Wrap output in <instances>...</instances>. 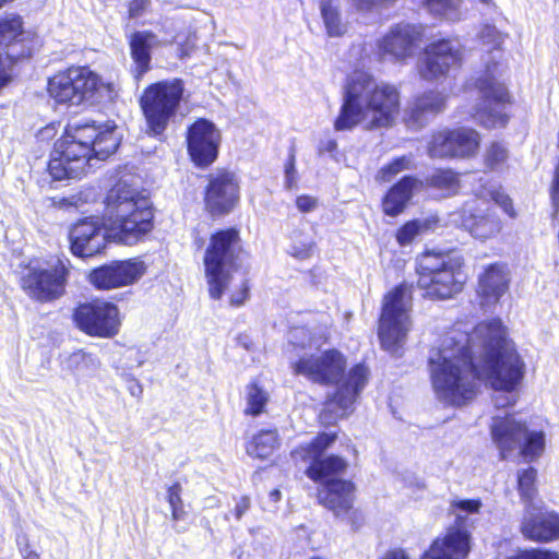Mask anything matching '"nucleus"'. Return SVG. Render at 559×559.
I'll list each match as a JSON object with an SVG mask.
<instances>
[{
  "label": "nucleus",
  "mask_w": 559,
  "mask_h": 559,
  "mask_svg": "<svg viewBox=\"0 0 559 559\" xmlns=\"http://www.w3.org/2000/svg\"><path fill=\"white\" fill-rule=\"evenodd\" d=\"M429 369L433 390L444 403L464 405L483 381L495 391V406L503 408L515 404L525 365L501 320L492 319L477 324L471 334L454 330L444 336L430 354Z\"/></svg>",
  "instance_id": "nucleus-1"
},
{
  "label": "nucleus",
  "mask_w": 559,
  "mask_h": 559,
  "mask_svg": "<svg viewBox=\"0 0 559 559\" xmlns=\"http://www.w3.org/2000/svg\"><path fill=\"white\" fill-rule=\"evenodd\" d=\"M100 227L94 218L76 223L70 231L71 251L92 257L105 248L106 234L117 242L132 246L153 228L150 200L126 182H118L107 193Z\"/></svg>",
  "instance_id": "nucleus-2"
},
{
  "label": "nucleus",
  "mask_w": 559,
  "mask_h": 559,
  "mask_svg": "<svg viewBox=\"0 0 559 559\" xmlns=\"http://www.w3.org/2000/svg\"><path fill=\"white\" fill-rule=\"evenodd\" d=\"M401 93L391 83L366 71H354L346 79L342 104L333 127L335 131L391 127L400 115Z\"/></svg>",
  "instance_id": "nucleus-3"
},
{
  "label": "nucleus",
  "mask_w": 559,
  "mask_h": 559,
  "mask_svg": "<svg viewBox=\"0 0 559 559\" xmlns=\"http://www.w3.org/2000/svg\"><path fill=\"white\" fill-rule=\"evenodd\" d=\"M121 140L112 122H72L56 142L48 171L55 180L83 175L93 156L105 159L119 146Z\"/></svg>",
  "instance_id": "nucleus-4"
},
{
  "label": "nucleus",
  "mask_w": 559,
  "mask_h": 559,
  "mask_svg": "<svg viewBox=\"0 0 559 559\" xmlns=\"http://www.w3.org/2000/svg\"><path fill=\"white\" fill-rule=\"evenodd\" d=\"M295 373L304 376L316 383H337L335 393L328 397L324 411L332 413L331 419L344 417L365 388L368 370L362 365L350 369L347 378L340 382L346 368L344 355L336 349H328L314 354H305L292 364Z\"/></svg>",
  "instance_id": "nucleus-5"
},
{
  "label": "nucleus",
  "mask_w": 559,
  "mask_h": 559,
  "mask_svg": "<svg viewBox=\"0 0 559 559\" xmlns=\"http://www.w3.org/2000/svg\"><path fill=\"white\" fill-rule=\"evenodd\" d=\"M477 39L480 50L492 55V61L486 64L485 73L476 79L475 87L484 105L481 108H476L472 115L486 128L503 127L508 121L504 109L509 102V94L499 80L502 73L499 58L506 35L496 26L484 24L477 34Z\"/></svg>",
  "instance_id": "nucleus-6"
},
{
  "label": "nucleus",
  "mask_w": 559,
  "mask_h": 559,
  "mask_svg": "<svg viewBox=\"0 0 559 559\" xmlns=\"http://www.w3.org/2000/svg\"><path fill=\"white\" fill-rule=\"evenodd\" d=\"M466 275L462 257L451 252H426L418 259V286L426 295L448 299L463 289Z\"/></svg>",
  "instance_id": "nucleus-7"
},
{
  "label": "nucleus",
  "mask_w": 559,
  "mask_h": 559,
  "mask_svg": "<svg viewBox=\"0 0 559 559\" xmlns=\"http://www.w3.org/2000/svg\"><path fill=\"white\" fill-rule=\"evenodd\" d=\"M240 248L236 229H227L212 236L204 254V272L209 294L213 299H221L234 284L235 259Z\"/></svg>",
  "instance_id": "nucleus-8"
},
{
  "label": "nucleus",
  "mask_w": 559,
  "mask_h": 559,
  "mask_svg": "<svg viewBox=\"0 0 559 559\" xmlns=\"http://www.w3.org/2000/svg\"><path fill=\"white\" fill-rule=\"evenodd\" d=\"M490 429L492 441L500 450L502 457H507L509 452L519 449L521 455L531 461L544 451L543 429L527 425L514 414L493 417Z\"/></svg>",
  "instance_id": "nucleus-9"
},
{
  "label": "nucleus",
  "mask_w": 559,
  "mask_h": 559,
  "mask_svg": "<svg viewBox=\"0 0 559 559\" xmlns=\"http://www.w3.org/2000/svg\"><path fill=\"white\" fill-rule=\"evenodd\" d=\"M411 309V286L400 285L384 296L379 337L385 350L395 354L405 343L407 332L412 326Z\"/></svg>",
  "instance_id": "nucleus-10"
},
{
  "label": "nucleus",
  "mask_w": 559,
  "mask_h": 559,
  "mask_svg": "<svg viewBox=\"0 0 559 559\" xmlns=\"http://www.w3.org/2000/svg\"><path fill=\"white\" fill-rule=\"evenodd\" d=\"M479 499H453L449 511L455 516V525L443 538L433 542L421 559H465L469 552V533L465 528L468 515L480 512Z\"/></svg>",
  "instance_id": "nucleus-11"
},
{
  "label": "nucleus",
  "mask_w": 559,
  "mask_h": 559,
  "mask_svg": "<svg viewBox=\"0 0 559 559\" xmlns=\"http://www.w3.org/2000/svg\"><path fill=\"white\" fill-rule=\"evenodd\" d=\"M182 94L183 84L177 79L157 82L145 88L141 107L150 133L159 135L165 131L178 109Z\"/></svg>",
  "instance_id": "nucleus-12"
},
{
  "label": "nucleus",
  "mask_w": 559,
  "mask_h": 559,
  "mask_svg": "<svg viewBox=\"0 0 559 559\" xmlns=\"http://www.w3.org/2000/svg\"><path fill=\"white\" fill-rule=\"evenodd\" d=\"M104 86L100 78L86 67H70L48 80V94L57 103L80 105Z\"/></svg>",
  "instance_id": "nucleus-13"
},
{
  "label": "nucleus",
  "mask_w": 559,
  "mask_h": 559,
  "mask_svg": "<svg viewBox=\"0 0 559 559\" xmlns=\"http://www.w3.org/2000/svg\"><path fill=\"white\" fill-rule=\"evenodd\" d=\"M336 439L334 432H323L313 439L310 443L300 447L294 452L296 456L310 461L306 474L313 481L320 483L321 486L331 480L338 479L337 476L343 474L347 468V462L336 455L322 457V453Z\"/></svg>",
  "instance_id": "nucleus-14"
},
{
  "label": "nucleus",
  "mask_w": 559,
  "mask_h": 559,
  "mask_svg": "<svg viewBox=\"0 0 559 559\" xmlns=\"http://www.w3.org/2000/svg\"><path fill=\"white\" fill-rule=\"evenodd\" d=\"M463 46L456 38H442L427 45L417 61L419 76L426 81H438L460 67Z\"/></svg>",
  "instance_id": "nucleus-15"
},
{
  "label": "nucleus",
  "mask_w": 559,
  "mask_h": 559,
  "mask_svg": "<svg viewBox=\"0 0 559 559\" xmlns=\"http://www.w3.org/2000/svg\"><path fill=\"white\" fill-rule=\"evenodd\" d=\"M73 320L85 334L102 338L116 336L121 325L118 307L104 300L80 305L73 312Z\"/></svg>",
  "instance_id": "nucleus-16"
},
{
  "label": "nucleus",
  "mask_w": 559,
  "mask_h": 559,
  "mask_svg": "<svg viewBox=\"0 0 559 559\" xmlns=\"http://www.w3.org/2000/svg\"><path fill=\"white\" fill-rule=\"evenodd\" d=\"M67 269L61 261L53 264L35 262L21 280L22 288L34 299L46 301L62 295Z\"/></svg>",
  "instance_id": "nucleus-17"
},
{
  "label": "nucleus",
  "mask_w": 559,
  "mask_h": 559,
  "mask_svg": "<svg viewBox=\"0 0 559 559\" xmlns=\"http://www.w3.org/2000/svg\"><path fill=\"white\" fill-rule=\"evenodd\" d=\"M222 141L219 129L207 119L193 122L187 132L188 153L193 164L200 168L212 165L218 155Z\"/></svg>",
  "instance_id": "nucleus-18"
},
{
  "label": "nucleus",
  "mask_w": 559,
  "mask_h": 559,
  "mask_svg": "<svg viewBox=\"0 0 559 559\" xmlns=\"http://www.w3.org/2000/svg\"><path fill=\"white\" fill-rule=\"evenodd\" d=\"M139 258L115 261L90 273L91 283L98 289H115L136 283L146 272Z\"/></svg>",
  "instance_id": "nucleus-19"
},
{
  "label": "nucleus",
  "mask_w": 559,
  "mask_h": 559,
  "mask_svg": "<svg viewBox=\"0 0 559 559\" xmlns=\"http://www.w3.org/2000/svg\"><path fill=\"white\" fill-rule=\"evenodd\" d=\"M239 195V182L234 173L219 169L210 175L205 206L212 215L230 212L238 203Z\"/></svg>",
  "instance_id": "nucleus-20"
},
{
  "label": "nucleus",
  "mask_w": 559,
  "mask_h": 559,
  "mask_svg": "<svg viewBox=\"0 0 559 559\" xmlns=\"http://www.w3.org/2000/svg\"><path fill=\"white\" fill-rule=\"evenodd\" d=\"M521 533L533 542L549 543L559 538V514L547 510L542 501L525 506Z\"/></svg>",
  "instance_id": "nucleus-21"
},
{
  "label": "nucleus",
  "mask_w": 559,
  "mask_h": 559,
  "mask_svg": "<svg viewBox=\"0 0 559 559\" xmlns=\"http://www.w3.org/2000/svg\"><path fill=\"white\" fill-rule=\"evenodd\" d=\"M457 216L461 227L480 241L497 237L502 229L499 217L479 200L466 202Z\"/></svg>",
  "instance_id": "nucleus-22"
},
{
  "label": "nucleus",
  "mask_w": 559,
  "mask_h": 559,
  "mask_svg": "<svg viewBox=\"0 0 559 559\" xmlns=\"http://www.w3.org/2000/svg\"><path fill=\"white\" fill-rule=\"evenodd\" d=\"M420 37V31L409 24H399L378 41L382 57L394 61H404L413 56L414 46Z\"/></svg>",
  "instance_id": "nucleus-23"
},
{
  "label": "nucleus",
  "mask_w": 559,
  "mask_h": 559,
  "mask_svg": "<svg viewBox=\"0 0 559 559\" xmlns=\"http://www.w3.org/2000/svg\"><path fill=\"white\" fill-rule=\"evenodd\" d=\"M511 275L504 264H490L478 277L477 294L484 307L499 302L510 288Z\"/></svg>",
  "instance_id": "nucleus-24"
},
{
  "label": "nucleus",
  "mask_w": 559,
  "mask_h": 559,
  "mask_svg": "<svg viewBox=\"0 0 559 559\" xmlns=\"http://www.w3.org/2000/svg\"><path fill=\"white\" fill-rule=\"evenodd\" d=\"M131 74L140 81L151 70L152 50L162 45V40L151 31H136L129 36Z\"/></svg>",
  "instance_id": "nucleus-25"
},
{
  "label": "nucleus",
  "mask_w": 559,
  "mask_h": 559,
  "mask_svg": "<svg viewBox=\"0 0 559 559\" xmlns=\"http://www.w3.org/2000/svg\"><path fill=\"white\" fill-rule=\"evenodd\" d=\"M318 500L336 516L344 515L353 508L355 485L344 479L328 481L319 488Z\"/></svg>",
  "instance_id": "nucleus-26"
},
{
  "label": "nucleus",
  "mask_w": 559,
  "mask_h": 559,
  "mask_svg": "<svg viewBox=\"0 0 559 559\" xmlns=\"http://www.w3.org/2000/svg\"><path fill=\"white\" fill-rule=\"evenodd\" d=\"M445 107V96L438 91H429L417 97L408 105L405 122L409 127L420 128Z\"/></svg>",
  "instance_id": "nucleus-27"
},
{
  "label": "nucleus",
  "mask_w": 559,
  "mask_h": 559,
  "mask_svg": "<svg viewBox=\"0 0 559 559\" xmlns=\"http://www.w3.org/2000/svg\"><path fill=\"white\" fill-rule=\"evenodd\" d=\"M423 188V182L414 177H403L382 200V210L389 216H397L407 206L414 193Z\"/></svg>",
  "instance_id": "nucleus-28"
},
{
  "label": "nucleus",
  "mask_w": 559,
  "mask_h": 559,
  "mask_svg": "<svg viewBox=\"0 0 559 559\" xmlns=\"http://www.w3.org/2000/svg\"><path fill=\"white\" fill-rule=\"evenodd\" d=\"M328 338V325L314 328L312 330L305 326H298L289 331V342L296 347L319 349Z\"/></svg>",
  "instance_id": "nucleus-29"
},
{
  "label": "nucleus",
  "mask_w": 559,
  "mask_h": 559,
  "mask_svg": "<svg viewBox=\"0 0 559 559\" xmlns=\"http://www.w3.org/2000/svg\"><path fill=\"white\" fill-rule=\"evenodd\" d=\"M280 445L276 430L265 429L255 433L247 444V453L257 459H267Z\"/></svg>",
  "instance_id": "nucleus-30"
},
{
  "label": "nucleus",
  "mask_w": 559,
  "mask_h": 559,
  "mask_svg": "<svg viewBox=\"0 0 559 559\" xmlns=\"http://www.w3.org/2000/svg\"><path fill=\"white\" fill-rule=\"evenodd\" d=\"M24 22L16 13H5L0 16V46L11 47L24 40Z\"/></svg>",
  "instance_id": "nucleus-31"
},
{
  "label": "nucleus",
  "mask_w": 559,
  "mask_h": 559,
  "mask_svg": "<svg viewBox=\"0 0 559 559\" xmlns=\"http://www.w3.org/2000/svg\"><path fill=\"white\" fill-rule=\"evenodd\" d=\"M340 8V0H320L321 17L330 37H338L346 33L347 26L341 19Z\"/></svg>",
  "instance_id": "nucleus-32"
},
{
  "label": "nucleus",
  "mask_w": 559,
  "mask_h": 559,
  "mask_svg": "<svg viewBox=\"0 0 559 559\" xmlns=\"http://www.w3.org/2000/svg\"><path fill=\"white\" fill-rule=\"evenodd\" d=\"M456 157H469L477 153L480 144L478 132L469 128L452 130Z\"/></svg>",
  "instance_id": "nucleus-33"
},
{
  "label": "nucleus",
  "mask_w": 559,
  "mask_h": 559,
  "mask_svg": "<svg viewBox=\"0 0 559 559\" xmlns=\"http://www.w3.org/2000/svg\"><path fill=\"white\" fill-rule=\"evenodd\" d=\"M420 2L436 16L450 22H459L463 17V0H420Z\"/></svg>",
  "instance_id": "nucleus-34"
},
{
  "label": "nucleus",
  "mask_w": 559,
  "mask_h": 559,
  "mask_svg": "<svg viewBox=\"0 0 559 559\" xmlns=\"http://www.w3.org/2000/svg\"><path fill=\"white\" fill-rule=\"evenodd\" d=\"M246 408L247 415L258 416L262 414L270 400L269 393L257 382H252L246 388Z\"/></svg>",
  "instance_id": "nucleus-35"
},
{
  "label": "nucleus",
  "mask_w": 559,
  "mask_h": 559,
  "mask_svg": "<svg viewBox=\"0 0 559 559\" xmlns=\"http://www.w3.org/2000/svg\"><path fill=\"white\" fill-rule=\"evenodd\" d=\"M316 248L314 239L311 235L296 229L290 235V246L288 252L298 260H308L312 257Z\"/></svg>",
  "instance_id": "nucleus-36"
},
{
  "label": "nucleus",
  "mask_w": 559,
  "mask_h": 559,
  "mask_svg": "<svg viewBox=\"0 0 559 559\" xmlns=\"http://www.w3.org/2000/svg\"><path fill=\"white\" fill-rule=\"evenodd\" d=\"M452 130H444L432 135L428 146L431 157H456Z\"/></svg>",
  "instance_id": "nucleus-37"
},
{
  "label": "nucleus",
  "mask_w": 559,
  "mask_h": 559,
  "mask_svg": "<svg viewBox=\"0 0 559 559\" xmlns=\"http://www.w3.org/2000/svg\"><path fill=\"white\" fill-rule=\"evenodd\" d=\"M433 218L411 221L403 225L396 233V240L401 246L409 245L416 236L425 230L433 228L436 225Z\"/></svg>",
  "instance_id": "nucleus-38"
},
{
  "label": "nucleus",
  "mask_w": 559,
  "mask_h": 559,
  "mask_svg": "<svg viewBox=\"0 0 559 559\" xmlns=\"http://www.w3.org/2000/svg\"><path fill=\"white\" fill-rule=\"evenodd\" d=\"M431 187L440 190L444 197L455 194L460 188V180L451 170H437L429 179Z\"/></svg>",
  "instance_id": "nucleus-39"
},
{
  "label": "nucleus",
  "mask_w": 559,
  "mask_h": 559,
  "mask_svg": "<svg viewBox=\"0 0 559 559\" xmlns=\"http://www.w3.org/2000/svg\"><path fill=\"white\" fill-rule=\"evenodd\" d=\"M413 160L408 156H401L393 159L390 164L383 166L377 174V180L389 182L393 180L400 173L411 169Z\"/></svg>",
  "instance_id": "nucleus-40"
},
{
  "label": "nucleus",
  "mask_w": 559,
  "mask_h": 559,
  "mask_svg": "<svg viewBox=\"0 0 559 559\" xmlns=\"http://www.w3.org/2000/svg\"><path fill=\"white\" fill-rule=\"evenodd\" d=\"M68 362L71 369L81 374L94 371L99 367L98 359L94 355L83 350L70 355Z\"/></svg>",
  "instance_id": "nucleus-41"
},
{
  "label": "nucleus",
  "mask_w": 559,
  "mask_h": 559,
  "mask_svg": "<svg viewBox=\"0 0 559 559\" xmlns=\"http://www.w3.org/2000/svg\"><path fill=\"white\" fill-rule=\"evenodd\" d=\"M508 158V148L500 142L491 143L485 152V164L492 170L502 169Z\"/></svg>",
  "instance_id": "nucleus-42"
},
{
  "label": "nucleus",
  "mask_w": 559,
  "mask_h": 559,
  "mask_svg": "<svg viewBox=\"0 0 559 559\" xmlns=\"http://www.w3.org/2000/svg\"><path fill=\"white\" fill-rule=\"evenodd\" d=\"M535 479H536V471L532 467L522 471L519 474L518 483H519V491L522 499L528 504L532 501H536L534 499L535 493Z\"/></svg>",
  "instance_id": "nucleus-43"
},
{
  "label": "nucleus",
  "mask_w": 559,
  "mask_h": 559,
  "mask_svg": "<svg viewBox=\"0 0 559 559\" xmlns=\"http://www.w3.org/2000/svg\"><path fill=\"white\" fill-rule=\"evenodd\" d=\"M480 198L489 197L493 200L510 217H515V211L511 199L500 189H481L477 192Z\"/></svg>",
  "instance_id": "nucleus-44"
},
{
  "label": "nucleus",
  "mask_w": 559,
  "mask_h": 559,
  "mask_svg": "<svg viewBox=\"0 0 559 559\" xmlns=\"http://www.w3.org/2000/svg\"><path fill=\"white\" fill-rule=\"evenodd\" d=\"M249 293V286L247 280L241 277L239 283L234 284V289L230 293V304L234 306L242 305L247 298Z\"/></svg>",
  "instance_id": "nucleus-45"
},
{
  "label": "nucleus",
  "mask_w": 559,
  "mask_h": 559,
  "mask_svg": "<svg viewBox=\"0 0 559 559\" xmlns=\"http://www.w3.org/2000/svg\"><path fill=\"white\" fill-rule=\"evenodd\" d=\"M508 559H559V555L549 550L533 549L522 551L515 556L509 557Z\"/></svg>",
  "instance_id": "nucleus-46"
},
{
  "label": "nucleus",
  "mask_w": 559,
  "mask_h": 559,
  "mask_svg": "<svg viewBox=\"0 0 559 559\" xmlns=\"http://www.w3.org/2000/svg\"><path fill=\"white\" fill-rule=\"evenodd\" d=\"M297 175L295 168V156L290 155L286 165H285V185L288 189H292L296 186Z\"/></svg>",
  "instance_id": "nucleus-47"
},
{
  "label": "nucleus",
  "mask_w": 559,
  "mask_h": 559,
  "mask_svg": "<svg viewBox=\"0 0 559 559\" xmlns=\"http://www.w3.org/2000/svg\"><path fill=\"white\" fill-rule=\"evenodd\" d=\"M296 206L302 213H309L317 209L318 200L310 195H300L296 199Z\"/></svg>",
  "instance_id": "nucleus-48"
},
{
  "label": "nucleus",
  "mask_w": 559,
  "mask_h": 559,
  "mask_svg": "<svg viewBox=\"0 0 559 559\" xmlns=\"http://www.w3.org/2000/svg\"><path fill=\"white\" fill-rule=\"evenodd\" d=\"M57 132H58V124L49 123L46 127L41 128L37 132L36 136H37L38 141L49 142L50 140H52L56 136Z\"/></svg>",
  "instance_id": "nucleus-49"
},
{
  "label": "nucleus",
  "mask_w": 559,
  "mask_h": 559,
  "mask_svg": "<svg viewBox=\"0 0 559 559\" xmlns=\"http://www.w3.org/2000/svg\"><path fill=\"white\" fill-rule=\"evenodd\" d=\"M150 5V0H131L129 4V14L131 17H139Z\"/></svg>",
  "instance_id": "nucleus-50"
},
{
  "label": "nucleus",
  "mask_w": 559,
  "mask_h": 559,
  "mask_svg": "<svg viewBox=\"0 0 559 559\" xmlns=\"http://www.w3.org/2000/svg\"><path fill=\"white\" fill-rule=\"evenodd\" d=\"M17 544L24 559H39V555L35 550L31 549L25 536L19 537Z\"/></svg>",
  "instance_id": "nucleus-51"
},
{
  "label": "nucleus",
  "mask_w": 559,
  "mask_h": 559,
  "mask_svg": "<svg viewBox=\"0 0 559 559\" xmlns=\"http://www.w3.org/2000/svg\"><path fill=\"white\" fill-rule=\"evenodd\" d=\"M180 493H181V486L179 484H174L168 488L167 500H168L170 508L182 503Z\"/></svg>",
  "instance_id": "nucleus-52"
},
{
  "label": "nucleus",
  "mask_w": 559,
  "mask_h": 559,
  "mask_svg": "<svg viewBox=\"0 0 559 559\" xmlns=\"http://www.w3.org/2000/svg\"><path fill=\"white\" fill-rule=\"evenodd\" d=\"M250 500L248 497H241L235 506V516L237 520H240L241 516L249 510Z\"/></svg>",
  "instance_id": "nucleus-53"
},
{
  "label": "nucleus",
  "mask_w": 559,
  "mask_h": 559,
  "mask_svg": "<svg viewBox=\"0 0 559 559\" xmlns=\"http://www.w3.org/2000/svg\"><path fill=\"white\" fill-rule=\"evenodd\" d=\"M128 391L130 392V394L132 396L140 397L143 393V388L138 380L131 379V380H129V383H128Z\"/></svg>",
  "instance_id": "nucleus-54"
},
{
  "label": "nucleus",
  "mask_w": 559,
  "mask_h": 559,
  "mask_svg": "<svg viewBox=\"0 0 559 559\" xmlns=\"http://www.w3.org/2000/svg\"><path fill=\"white\" fill-rule=\"evenodd\" d=\"M337 147V143L334 139H328L322 141L319 146L320 153H333Z\"/></svg>",
  "instance_id": "nucleus-55"
},
{
  "label": "nucleus",
  "mask_w": 559,
  "mask_h": 559,
  "mask_svg": "<svg viewBox=\"0 0 559 559\" xmlns=\"http://www.w3.org/2000/svg\"><path fill=\"white\" fill-rule=\"evenodd\" d=\"M381 559H408V557L403 549H393L385 552Z\"/></svg>",
  "instance_id": "nucleus-56"
},
{
  "label": "nucleus",
  "mask_w": 559,
  "mask_h": 559,
  "mask_svg": "<svg viewBox=\"0 0 559 559\" xmlns=\"http://www.w3.org/2000/svg\"><path fill=\"white\" fill-rule=\"evenodd\" d=\"M171 515H173V519L175 521H180V520H183L185 519V509H183V504H179V506H175V507H171Z\"/></svg>",
  "instance_id": "nucleus-57"
},
{
  "label": "nucleus",
  "mask_w": 559,
  "mask_h": 559,
  "mask_svg": "<svg viewBox=\"0 0 559 559\" xmlns=\"http://www.w3.org/2000/svg\"><path fill=\"white\" fill-rule=\"evenodd\" d=\"M281 491L278 489H273L270 493H269V498L270 500L273 502V503H277L280 500H281Z\"/></svg>",
  "instance_id": "nucleus-58"
},
{
  "label": "nucleus",
  "mask_w": 559,
  "mask_h": 559,
  "mask_svg": "<svg viewBox=\"0 0 559 559\" xmlns=\"http://www.w3.org/2000/svg\"><path fill=\"white\" fill-rule=\"evenodd\" d=\"M480 4L485 7H491L493 5V0H477Z\"/></svg>",
  "instance_id": "nucleus-59"
},
{
  "label": "nucleus",
  "mask_w": 559,
  "mask_h": 559,
  "mask_svg": "<svg viewBox=\"0 0 559 559\" xmlns=\"http://www.w3.org/2000/svg\"><path fill=\"white\" fill-rule=\"evenodd\" d=\"M31 55L29 49L23 50L19 57H28Z\"/></svg>",
  "instance_id": "nucleus-60"
},
{
  "label": "nucleus",
  "mask_w": 559,
  "mask_h": 559,
  "mask_svg": "<svg viewBox=\"0 0 559 559\" xmlns=\"http://www.w3.org/2000/svg\"><path fill=\"white\" fill-rule=\"evenodd\" d=\"M322 418H323V420H325L326 423H328V421H330V419H329V418H325V415H324V414H322Z\"/></svg>",
  "instance_id": "nucleus-61"
}]
</instances>
